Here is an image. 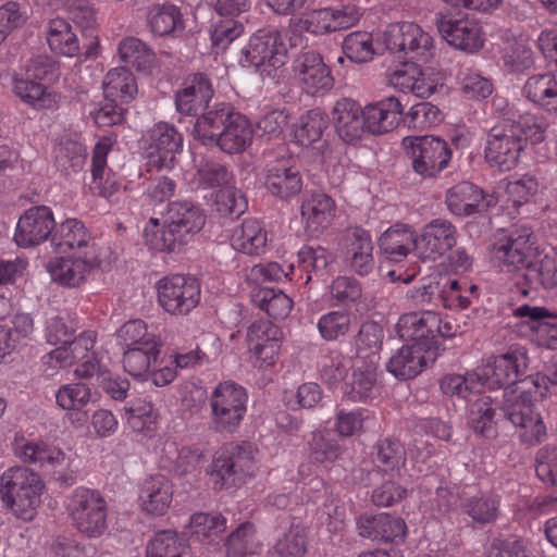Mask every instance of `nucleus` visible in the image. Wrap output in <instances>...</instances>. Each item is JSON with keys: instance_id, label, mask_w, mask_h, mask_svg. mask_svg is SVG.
<instances>
[{"instance_id": "57", "label": "nucleus", "mask_w": 557, "mask_h": 557, "mask_svg": "<svg viewBox=\"0 0 557 557\" xmlns=\"http://www.w3.org/2000/svg\"><path fill=\"white\" fill-rule=\"evenodd\" d=\"M86 148L75 140H64L54 150L55 166L64 174L77 172L85 163Z\"/></svg>"}, {"instance_id": "54", "label": "nucleus", "mask_w": 557, "mask_h": 557, "mask_svg": "<svg viewBox=\"0 0 557 557\" xmlns=\"http://www.w3.org/2000/svg\"><path fill=\"white\" fill-rule=\"evenodd\" d=\"M236 119V123L232 124V127L214 145L223 152L238 153L251 144L253 131L249 120L245 115Z\"/></svg>"}, {"instance_id": "37", "label": "nucleus", "mask_w": 557, "mask_h": 557, "mask_svg": "<svg viewBox=\"0 0 557 557\" xmlns=\"http://www.w3.org/2000/svg\"><path fill=\"white\" fill-rule=\"evenodd\" d=\"M406 460V450L399 440L386 437L375 445L374 461L383 475L401 479Z\"/></svg>"}, {"instance_id": "48", "label": "nucleus", "mask_w": 557, "mask_h": 557, "mask_svg": "<svg viewBox=\"0 0 557 557\" xmlns=\"http://www.w3.org/2000/svg\"><path fill=\"white\" fill-rule=\"evenodd\" d=\"M46 34L47 42L53 52L65 57H74L78 53V39L65 20H51Z\"/></svg>"}, {"instance_id": "39", "label": "nucleus", "mask_w": 557, "mask_h": 557, "mask_svg": "<svg viewBox=\"0 0 557 557\" xmlns=\"http://www.w3.org/2000/svg\"><path fill=\"white\" fill-rule=\"evenodd\" d=\"M499 497L492 493H478L466 497L460 504L461 512L480 527L494 523L499 516Z\"/></svg>"}, {"instance_id": "1", "label": "nucleus", "mask_w": 557, "mask_h": 557, "mask_svg": "<svg viewBox=\"0 0 557 557\" xmlns=\"http://www.w3.org/2000/svg\"><path fill=\"white\" fill-rule=\"evenodd\" d=\"M528 138L544 139V127L534 116H520L518 121L506 120L493 126L486 136L484 158L491 166L506 172L515 169Z\"/></svg>"}, {"instance_id": "12", "label": "nucleus", "mask_w": 557, "mask_h": 557, "mask_svg": "<svg viewBox=\"0 0 557 557\" xmlns=\"http://www.w3.org/2000/svg\"><path fill=\"white\" fill-rule=\"evenodd\" d=\"M287 52L281 32L275 27L258 29L242 49L243 66L260 67L269 65L274 69L284 64Z\"/></svg>"}, {"instance_id": "41", "label": "nucleus", "mask_w": 557, "mask_h": 557, "mask_svg": "<svg viewBox=\"0 0 557 557\" xmlns=\"http://www.w3.org/2000/svg\"><path fill=\"white\" fill-rule=\"evenodd\" d=\"M230 103H215L205 109L206 111L196 120L193 134L195 139L202 145L214 146L218 133L223 126V122L227 121L230 114Z\"/></svg>"}, {"instance_id": "25", "label": "nucleus", "mask_w": 557, "mask_h": 557, "mask_svg": "<svg viewBox=\"0 0 557 557\" xmlns=\"http://www.w3.org/2000/svg\"><path fill=\"white\" fill-rule=\"evenodd\" d=\"M345 258L350 270L364 276L374 269L373 244L370 233L361 227L350 228L345 236Z\"/></svg>"}, {"instance_id": "45", "label": "nucleus", "mask_w": 557, "mask_h": 557, "mask_svg": "<svg viewBox=\"0 0 557 557\" xmlns=\"http://www.w3.org/2000/svg\"><path fill=\"white\" fill-rule=\"evenodd\" d=\"M539 286L553 288L557 286V256H544L542 259L534 258L524 283L521 285L520 295L528 297L532 289Z\"/></svg>"}, {"instance_id": "3", "label": "nucleus", "mask_w": 557, "mask_h": 557, "mask_svg": "<svg viewBox=\"0 0 557 557\" xmlns=\"http://www.w3.org/2000/svg\"><path fill=\"white\" fill-rule=\"evenodd\" d=\"M532 231L525 225L513 226L508 234L494 244V257L500 272L512 275L517 292L520 293L534 260Z\"/></svg>"}, {"instance_id": "21", "label": "nucleus", "mask_w": 557, "mask_h": 557, "mask_svg": "<svg viewBox=\"0 0 557 557\" xmlns=\"http://www.w3.org/2000/svg\"><path fill=\"white\" fill-rule=\"evenodd\" d=\"M496 203L497 198L494 195L486 194L470 182L458 183L446 193L447 208L458 216L485 212Z\"/></svg>"}, {"instance_id": "46", "label": "nucleus", "mask_w": 557, "mask_h": 557, "mask_svg": "<svg viewBox=\"0 0 557 557\" xmlns=\"http://www.w3.org/2000/svg\"><path fill=\"white\" fill-rule=\"evenodd\" d=\"M13 91L22 101L35 109H51L57 104L55 95L48 92L47 87L27 76H14Z\"/></svg>"}, {"instance_id": "32", "label": "nucleus", "mask_w": 557, "mask_h": 557, "mask_svg": "<svg viewBox=\"0 0 557 557\" xmlns=\"http://www.w3.org/2000/svg\"><path fill=\"white\" fill-rule=\"evenodd\" d=\"M172 484L162 474L152 475L145 480L139 494V504L148 515L162 516L172 502Z\"/></svg>"}, {"instance_id": "19", "label": "nucleus", "mask_w": 557, "mask_h": 557, "mask_svg": "<svg viewBox=\"0 0 557 557\" xmlns=\"http://www.w3.org/2000/svg\"><path fill=\"white\" fill-rule=\"evenodd\" d=\"M55 225L50 208L46 206L32 207L18 219L14 242L23 248L34 247L45 242Z\"/></svg>"}, {"instance_id": "34", "label": "nucleus", "mask_w": 557, "mask_h": 557, "mask_svg": "<svg viewBox=\"0 0 557 557\" xmlns=\"http://www.w3.org/2000/svg\"><path fill=\"white\" fill-rule=\"evenodd\" d=\"M334 215V201L323 193H314L301 205V216L306 231L318 236L325 230Z\"/></svg>"}, {"instance_id": "16", "label": "nucleus", "mask_w": 557, "mask_h": 557, "mask_svg": "<svg viewBox=\"0 0 557 557\" xmlns=\"http://www.w3.org/2000/svg\"><path fill=\"white\" fill-rule=\"evenodd\" d=\"M435 24L441 36L457 49L472 53L483 47L481 27L473 18L437 13Z\"/></svg>"}, {"instance_id": "8", "label": "nucleus", "mask_w": 557, "mask_h": 557, "mask_svg": "<svg viewBox=\"0 0 557 557\" xmlns=\"http://www.w3.org/2000/svg\"><path fill=\"white\" fill-rule=\"evenodd\" d=\"M384 42L398 61L428 62L433 55V39L414 23L391 24L384 33Z\"/></svg>"}, {"instance_id": "60", "label": "nucleus", "mask_w": 557, "mask_h": 557, "mask_svg": "<svg viewBox=\"0 0 557 557\" xmlns=\"http://www.w3.org/2000/svg\"><path fill=\"white\" fill-rule=\"evenodd\" d=\"M307 550V535L300 525H292L273 546V557H304Z\"/></svg>"}, {"instance_id": "33", "label": "nucleus", "mask_w": 557, "mask_h": 557, "mask_svg": "<svg viewBox=\"0 0 557 557\" xmlns=\"http://www.w3.org/2000/svg\"><path fill=\"white\" fill-rule=\"evenodd\" d=\"M51 244L59 252H86L96 248L85 225L77 219H67L62 222L51 236Z\"/></svg>"}, {"instance_id": "56", "label": "nucleus", "mask_w": 557, "mask_h": 557, "mask_svg": "<svg viewBox=\"0 0 557 557\" xmlns=\"http://www.w3.org/2000/svg\"><path fill=\"white\" fill-rule=\"evenodd\" d=\"M119 54L123 62L136 67L138 71L151 66L154 60L152 50L140 39L124 38L119 45Z\"/></svg>"}, {"instance_id": "4", "label": "nucleus", "mask_w": 557, "mask_h": 557, "mask_svg": "<svg viewBox=\"0 0 557 557\" xmlns=\"http://www.w3.org/2000/svg\"><path fill=\"white\" fill-rule=\"evenodd\" d=\"M42 483L38 474L25 467L7 470L0 478L2 502L22 519H32L40 504Z\"/></svg>"}, {"instance_id": "63", "label": "nucleus", "mask_w": 557, "mask_h": 557, "mask_svg": "<svg viewBox=\"0 0 557 557\" xmlns=\"http://www.w3.org/2000/svg\"><path fill=\"white\" fill-rule=\"evenodd\" d=\"M329 8L312 10L300 17L290 18V30L293 34L302 32L322 35L332 33Z\"/></svg>"}, {"instance_id": "23", "label": "nucleus", "mask_w": 557, "mask_h": 557, "mask_svg": "<svg viewBox=\"0 0 557 557\" xmlns=\"http://www.w3.org/2000/svg\"><path fill=\"white\" fill-rule=\"evenodd\" d=\"M213 94L211 81L206 74L189 75L184 87L175 94L176 110L185 115H197L198 111L209 107Z\"/></svg>"}, {"instance_id": "30", "label": "nucleus", "mask_w": 557, "mask_h": 557, "mask_svg": "<svg viewBox=\"0 0 557 557\" xmlns=\"http://www.w3.org/2000/svg\"><path fill=\"white\" fill-rule=\"evenodd\" d=\"M108 151L109 147L101 143H98L94 148L91 158L92 181L90 188L110 202H115L119 201L123 186L114 174L107 171Z\"/></svg>"}, {"instance_id": "42", "label": "nucleus", "mask_w": 557, "mask_h": 557, "mask_svg": "<svg viewBox=\"0 0 557 557\" xmlns=\"http://www.w3.org/2000/svg\"><path fill=\"white\" fill-rule=\"evenodd\" d=\"M523 94L546 111L557 113V79L553 73L529 77L523 86Z\"/></svg>"}, {"instance_id": "50", "label": "nucleus", "mask_w": 557, "mask_h": 557, "mask_svg": "<svg viewBox=\"0 0 557 557\" xmlns=\"http://www.w3.org/2000/svg\"><path fill=\"white\" fill-rule=\"evenodd\" d=\"M384 331L376 322L361 324L356 337V352L358 360L379 362Z\"/></svg>"}, {"instance_id": "53", "label": "nucleus", "mask_w": 557, "mask_h": 557, "mask_svg": "<svg viewBox=\"0 0 557 557\" xmlns=\"http://www.w3.org/2000/svg\"><path fill=\"white\" fill-rule=\"evenodd\" d=\"M334 261L333 255L321 246H304L298 251V268L307 274L305 283L311 280V273L317 276H323L330 264Z\"/></svg>"}, {"instance_id": "38", "label": "nucleus", "mask_w": 557, "mask_h": 557, "mask_svg": "<svg viewBox=\"0 0 557 557\" xmlns=\"http://www.w3.org/2000/svg\"><path fill=\"white\" fill-rule=\"evenodd\" d=\"M103 95L110 101L132 102L138 92L134 74L126 67L110 70L102 82Z\"/></svg>"}, {"instance_id": "44", "label": "nucleus", "mask_w": 557, "mask_h": 557, "mask_svg": "<svg viewBox=\"0 0 557 557\" xmlns=\"http://www.w3.org/2000/svg\"><path fill=\"white\" fill-rule=\"evenodd\" d=\"M499 417L493 399L490 396H482L472 404L468 423L475 434L485 438H495L498 434Z\"/></svg>"}, {"instance_id": "10", "label": "nucleus", "mask_w": 557, "mask_h": 557, "mask_svg": "<svg viewBox=\"0 0 557 557\" xmlns=\"http://www.w3.org/2000/svg\"><path fill=\"white\" fill-rule=\"evenodd\" d=\"M25 463L34 465L50 474L60 486L69 487L76 482L72 459L64 451L45 442H26L16 449Z\"/></svg>"}, {"instance_id": "17", "label": "nucleus", "mask_w": 557, "mask_h": 557, "mask_svg": "<svg viewBox=\"0 0 557 557\" xmlns=\"http://www.w3.org/2000/svg\"><path fill=\"white\" fill-rule=\"evenodd\" d=\"M293 67L301 89L307 95L323 96L334 86L331 70L324 63L322 55L314 50L301 52L294 60Z\"/></svg>"}, {"instance_id": "29", "label": "nucleus", "mask_w": 557, "mask_h": 557, "mask_svg": "<svg viewBox=\"0 0 557 557\" xmlns=\"http://www.w3.org/2000/svg\"><path fill=\"white\" fill-rule=\"evenodd\" d=\"M363 115L366 127L370 133H387L403 121V104L398 98L387 97L366 106Z\"/></svg>"}, {"instance_id": "26", "label": "nucleus", "mask_w": 557, "mask_h": 557, "mask_svg": "<svg viewBox=\"0 0 557 557\" xmlns=\"http://www.w3.org/2000/svg\"><path fill=\"white\" fill-rule=\"evenodd\" d=\"M435 312L425 310L403 314L396 324L398 336L407 342L419 345L429 351L433 348L432 327H435Z\"/></svg>"}, {"instance_id": "6", "label": "nucleus", "mask_w": 557, "mask_h": 557, "mask_svg": "<svg viewBox=\"0 0 557 557\" xmlns=\"http://www.w3.org/2000/svg\"><path fill=\"white\" fill-rule=\"evenodd\" d=\"M248 396L236 383H220L211 393V426L218 433L233 434L247 411Z\"/></svg>"}, {"instance_id": "9", "label": "nucleus", "mask_w": 557, "mask_h": 557, "mask_svg": "<svg viewBox=\"0 0 557 557\" xmlns=\"http://www.w3.org/2000/svg\"><path fill=\"white\" fill-rule=\"evenodd\" d=\"M253 446L249 442L231 443L223 447L212 462L211 476L214 487L222 490L245 483L253 472Z\"/></svg>"}, {"instance_id": "2", "label": "nucleus", "mask_w": 557, "mask_h": 557, "mask_svg": "<svg viewBox=\"0 0 557 557\" xmlns=\"http://www.w3.org/2000/svg\"><path fill=\"white\" fill-rule=\"evenodd\" d=\"M206 223V214L199 206L189 200L172 201L168 206L165 226L145 233L146 243L153 250L176 251L198 233Z\"/></svg>"}, {"instance_id": "24", "label": "nucleus", "mask_w": 557, "mask_h": 557, "mask_svg": "<svg viewBox=\"0 0 557 557\" xmlns=\"http://www.w3.org/2000/svg\"><path fill=\"white\" fill-rule=\"evenodd\" d=\"M359 535L376 542L398 543L405 539L407 525L404 519L388 513L363 515L357 521Z\"/></svg>"}, {"instance_id": "58", "label": "nucleus", "mask_w": 557, "mask_h": 557, "mask_svg": "<svg viewBox=\"0 0 557 557\" xmlns=\"http://www.w3.org/2000/svg\"><path fill=\"white\" fill-rule=\"evenodd\" d=\"M351 326V314L346 310H334L322 314L317 323L320 336L327 342L347 335Z\"/></svg>"}, {"instance_id": "35", "label": "nucleus", "mask_w": 557, "mask_h": 557, "mask_svg": "<svg viewBox=\"0 0 557 557\" xmlns=\"http://www.w3.org/2000/svg\"><path fill=\"white\" fill-rule=\"evenodd\" d=\"M424 352L425 348L417 344L404 345L389 358L386 369L398 380L413 379L426 366Z\"/></svg>"}, {"instance_id": "14", "label": "nucleus", "mask_w": 557, "mask_h": 557, "mask_svg": "<svg viewBox=\"0 0 557 557\" xmlns=\"http://www.w3.org/2000/svg\"><path fill=\"white\" fill-rule=\"evenodd\" d=\"M529 358L524 349L509 350L503 355L490 357L479 376L491 388L513 386L518 377L525 374Z\"/></svg>"}, {"instance_id": "49", "label": "nucleus", "mask_w": 557, "mask_h": 557, "mask_svg": "<svg viewBox=\"0 0 557 557\" xmlns=\"http://www.w3.org/2000/svg\"><path fill=\"white\" fill-rule=\"evenodd\" d=\"M252 302L269 317L285 319L293 308V300L280 289L260 287L251 293Z\"/></svg>"}, {"instance_id": "40", "label": "nucleus", "mask_w": 557, "mask_h": 557, "mask_svg": "<svg viewBox=\"0 0 557 557\" xmlns=\"http://www.w3.org/2000/svg\"><path fill=\"white\" fill-rule=\"evenodd\" d=\"M267 232L256 219H246L232 236V246L246 255L259 256L267 249Z\"/></svg>"}, {"instance_id": "36", "label": "nucleus", "mask_w": 557, "mask_h": 557, "mask_svg": "<svg viewBox=\"0 0 557 557\" xmlns=\"http://www.w3.org/2000/svg\"><path fill=\"white\" fill-rule=\"evenodd\" d=\"M161 346V341L150 339L144 346L127 348L123 355L124 370L134 377L146 379L158 362Z\"/></svg>"}, {"instance_id": "51", "label": "nucleus", "mask_w": 557, "mask_h": 557, "mask_svg": "<svg viewBox=\"0 0 557 557\" xmlns=\"http://www.w3.org/2000/svg\"><path fill=\"white\" fill-rule=\"evenodd\" d=\"M329 125L330 119L325 112L319 108L311 109L300 117L295 137L301 146H310L322 138Z\"/></svg>"}, {"instance_id": "20", "label": "nucleus", "mask_w": 557, "mask_h": 557, "mask_svg": "<svg viewBox=\"0 0 557 557\" xmlns=\"http://www.w3.org/2000/svg\"><path fill=\"white\" fill-rule=\"evenodd\" d=\"M457 228L448 220L434 219L422 228L418 236V253L423 260H432L444 256L457 243Z\"/></svg>"}, {"instance_id": "28", "label": "nucleus", "mask_w": 557, "mask_h": 557, "mask_svg": "<svg viewBox=\"0 0 557 557\" xmlns=\"http://www.w3.org/2000/svg\"><path fill=\"white\" fill-rule=\"evenodd\" d=\"M401 66L387 73L389 85L401 92H412L414 96L424 98L431 96L436 85L426 77L418 65L419 62L399 61Z\"/></svg>"}, {"instance_id": "62", "label": "nucleus", "mask_w": 557, "mask_h": 557, "mask_svg": "<svg viewBox=\"0 0 557 557\" xmlns=\"http://www.w3.org/2000/svg\"><path fill=\"white\" fill-rule=\"evenodd\" d=\"M502 58L505 66L512 71H523L533 64V52L522 37L507 39L502 50Z\"/></svg>"}, {"instance_id": "22", "label": "nucleus", "mask_w": 557, "mask_h": 557, "mask_svg": "<svg viewBox=\"0 0 557 557\" xmlns=\"http://www.w3.org/2000/svg\"><path fill=\"white\" fill-rule=\"evenodd\" d=\"M183 137L168 123H159L149 133L147 158L158 169L171 168L176 153L182 149Z\"/></svg>"}, {"instance_id": "43", "label": "nucleus", "mask_w": 557, "mask_h": 557, "mask_svg": "<svg viewBox=\"0 0 557 557\" xmlns=\"http://www.w3.org/2000/svg\"><path fill=\"white\" fill-rule=\"evenodd\" d=\"M147 18L150 30L160 37L183 33L185 28L180 8L172 3L153 5Z\"/></svg>"}, {"instance_id": "52", "label": "nucleus", "mask_w": 557, "mask_h": 557, "mask_svg": "<svg viewBox=\"0 0 557 557\" xmlns=\"http://www.w3.org/2000/svg\"><path fill=\"white\" fill-rule=\"evenodd\" d=\"M225 547L226 557H253L259 549L253 525L250 522L239 524L227 536Z\"/></svg>"}, {"instance_id": "64", "label": "nucleus", "mask_w": 557, "mask_h": 557, "mask_svg": "<svg viewBox=\"0 0 557 557\" xmlns=\"http://www.w3.org/2000/svg\"><path fill=\"white\" fill-rule=\"evenodd\" d=\"M309 449L311 460L319 463L333 462L342 454V447L329 431L313 433Z\"/></svg>"}, {"instance_id": "47", "label": "nucleus", "mask_w": 557, "mask_h": 557, "mask_svg": "<svg viewBox=\"0 0 557 557\" xmlns=\"http://www.w3.org/2000/svg\"><path fill=\"white\" fill-rule=\"evenodd\" d=\"M147 557H191L184 537L173 530L154 534L147 545Z\"/></svg>"}, {"instance_id": "31", "label": "nucleus", "mask_w": 557, "mask_h": 557, "mask_svg": "<svg viewBox=\"0 0 557 557\" xmlns=\"http://www.w3.org/2000/svg\"><path fill=\"white\" fill-rule=\"evenodd\" d=\"M418 235L406 224H396L379 238V248L392 262H401L413 251H418Z\"/></svg>"}, {"instance_id": "27", "label": "nucleus", "mask_w": 557, "mask_h": 557, "mask_svg": "<svg viewBox=\"0 0 557 557\" xmlns=\"http://www.w3.org/2000/svg\"><path fill=\"white\" fill-rule=\"evenodd\" d=\"M336 133L345 143L359 140L367 129L363 110L352 99L343 98L333 108Z\"/></svg>"}, {"instance_id": "59", "label": "nucleus", "mask_w": 557, "mask_h": 557, "mask_svg": "<svg viewBox=\"0 0 557 557\" xmlns=\"http://www.w3.org/2000/svg\"><path fill=\"white\" fill-rule=\"evenodd\" d=\"M199 183L208 188H224L234 183L230 169L214 160H202L197 165Z\"/></svg>"}, {"instance_id": "15", "label": "nucleus", "mask_w": 557, "mask_h": 557, "mask_svg": "<svg viewBox=\"0 0 557 557\" xmlns=\"http://www.w3.org/2000/svg\"><path fill=\"white\" fill-rule=\"evenodd\" d=\"M100 263L97 248H89L86 252L55 258L49 261L47 269L54 282L65 287H77Z\"/></svg>"}, {"instance_id": "13", "label": "nucleus", "mask_w": 557, "mask_h": 557, "mask_svg": "<svg viewBox=\"0 0 557 557\" xmlns=\"http://www.w3.org/2000/svg\"><path fill=\"white\" fill-rule=\"evenodd\" d=\"M158 301L172 314H186L200 299V286L196 278L180 274L163 277L158 283Z\"/></svg>"}, {"instance_id": "7", "label": "nucleus", "mask_w": 557, "mask_h": 557, "mask_svg": "<svg viewBox=\"0 0 557 557\" xmlns=\"http://www.w3.org/2000/svg\"><path fill=\"white\" fill-rule=\"evenodd\" d=\"M498 409L499 416L516 428L523 443L534 445L546 437V426L529 398L520 397L516 391L506 387Z\"/></svg>"}, {"instance_id": "61", "label": "nucleus", "mask_w": 557, "mask_h": 557, "mask_svg": "<svg viewBox=\"0 0 557 557\" xmlns=\"http://www.w3.org/2000/svg\"><path fill=\"white\" fill-rule=\"evenodd\" d=\"M343 52L352 62L363 63L373 59L375 54L372 34L367 32H352L343 41Z\"/></svg>"}, {"instance_id": "5", "label": "nucleus", "mask_w": 557, "mask_h": 557, "mask_svg": "<svg viewBox=\"0 0 557 557\" xmlns=\"http://www.w3.org/2000/svg\"><path fill=\"white\" fill-rule=\"evenodd\" d=\"M69 516L75 529L89 539L104 534L108 528V504L96 490L78 487L67 503Z\"/></svg>"}, {"instance_id": "11", "label": "nucleus", "mask_w": 557, "mask_h": 557, "mask_svg": "<svg viewBox=\"0 0 557 557\" xmlns=\"http://www.w3.org/2000/svg\"><path fill=\"white\" fill-rule=\"evenodd\" d=\"M404 144L413 171L422 177H435L451 159L448 144L440 137H406Z\"/></svg>"}, {"instance_id": "18", "label": "nucleus", "mask_w": 557, "mask_h": 557, "mask_svg": "<svg viewBox=\"0 0 557 557\" xmlns=\"http://www.w3.org/2000/svg\"><path fill=\"white\" fill-rule=\"evenodd\" d=\"M263 185L272 196L289 200L301 191L302 176L290 158H281L265 165Z\"/></svg>"}, {"instance_id": "55", "label": "nucleus", "mask_w": 557, "mask_h": 557, "mask_svg": "<svg viewBox=\"0 0 557 557\" xmlns=\"http://www.w3.org/2000/svg\"><path fill=\"white\" fill-rule=\"evenodd\" d=\"M362 364H356L352 374L349 396L355 401H362L371 396L376 384V370L379 362L360 360Z\"/></svg>"}]
</instances>
